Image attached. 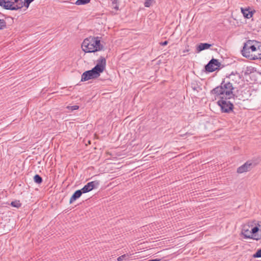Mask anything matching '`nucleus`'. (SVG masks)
Here are the masks:
<instances>
[{
    "label": "nucleus",
    "mask_w": 261,
    "mask_h": 261,
    "mask_svg": "<svg viewBox=\"0 0 261 261\" xmlns=\"http://www.w3.org/2000/svg\"><path fill=\"white\" fill-rule=\"evenodd\" d=\"M233 89V87L230 81H224L220 86L211 91V94L214 95L215 99H231L234 96Z\"/></svg>",
    "instance_id": "obj_1"
},
{
    "label": "nucleus",
    "mask_w": 261,
    "mask_h": 261,
    "mask_svg": "<svg viewBox=\"0 0 261 261\" xmlns=\"http://www.w3.org/2000/svg\"><path fill=\"white\" fill-rule=\"evenodd\" d=\"M260 49L261 46L258 45V42L248 40L244 43L241 52L244 57L250 60H255L257 59V56L260 52Z\"/></svg>",
    "instance_id": "obj_2"
},
{
    "label": "nucleus",
    "mask_w": 261,
    "mask_h": 261,
    "mask_svg": "<svg viewBox=\"0 0 261 261\" xmlns=\"http://www.w3.org/2000/svg\"><path fill=\"white\" fill-rule=\"evenodd\" d=\"M96 65L90 70L84 72L82 75L81 81H87L90 79L98 77L106 68V60L103 57H100L97 60Z\"/></svg>",
    "instance_id": "obj_3"
},
{
    "label": "nucleus",
    "mask_w": 261,
    "mask_h": 261,
    "mask_svg": "<svg viewBox=\"0 0 261 261\" xmlns=\"http://www.w3.org/2000/svg\"><path fill=\"white\" fill-rule=\"evenodd\" d=\"M82 48L85 53H94L102 50L103 46L100 43L99 37L90 36L84 39L82 44Z\"/></svg>",
    "instance_id": "obj_4"
},
{
    "label": "nucleus",
    "mask_w": 261,
    "mask_h": 261,
    "mask_svg": "<svg viewBox=\"0 0 261 261\" xmlns=\"http://www.w3.org/2000/svg\"><path fill=\"white\" fill-rule=\"evenodd\" d=\"M0 6L6 9L16 10L23 7V2L21 0H0Z\"/></svg>",
    "instance_id": "obj_5"
},
{
    "label": "nucleus",
    "mask_w": 261,
    "mask_h": 261,
    "mask_svg": "<svg viewBox=\"0 0 261 261\" xmlns=\"http://www.w3.org/2000/svg\"><path fill=\"white\" fill-rule=\"evenodd\" d=\"M230 99H219L217 103L221 107L223 112L229 113L233 109V104L230 100Z\"/></svg>",
    "instance_id": "obj_6"
},
{
    "label": "nucleus",
    "mask_w": 261,
    "mask_h": 261,
    "mask_svg": "<svg viewBox=\"0 0 261 261\" xmlns=\"http://www.w3.org/2000/svg\"><path fill=\"white\" fill-rule=\"evenodd\" d=\"M241 233L245 238L255 240L256 234L252 232V228H251L250 226L248 225H244L243 226Z\"/></svg>",
    "instance_id": "obj_7"
},
{
    "label": "nucleus",
    "mask_w": 261,
    "mask_h": 261,
    "mask_svg": "<svg viewBox=\"0 0 261 261\" xmlns=\"http://www.w3.org/2000/svg\"><path fill=\"white\" fill-rule=\"evenodd\" d=\"M221 66V63L218 60L213 59L205 66V69L207 71L213 72L218 69Z\"/></svg>",
    "instance_id": "obj_8"
},
{
    "label": "nucleus",
    "mask_w": 261,
    "mask_h": 261,
    "mask_svg": "<svg viewBox=\"0 0 261 261\" xmlns=\"http://www.w3.org/2000/svg\"><path fill=\"white\" fill-rule=\"evenodd\" d=\"M255 164L251 161H247L244 164L239 167L237 169V172L238 173H243L251 170L253 167H254Z\"/></svg>",
    "instance_id": "obj_9"
},
{
    "label": "nucleus",
    "mask_w": 261,
    "mask_h": 261,
    "mask_svg": "<svg viewBox=\"0 0 261 261\" xmlns=\"http://www.w3.org/2000/svg\"><path fill=\"white\" fill-rule=\"evenodd\" d=\"M98 185L99 182L97 181H91L86 185L81 190L84 193H86L96 188Z\"/></svg>",
    "instance_id": "obj_10"
},
{
    "label": "nucleus",
    "mask_w": 261,
    "mask_h": 261,
    "mask_svg": "<svg viewBox=\"0 0 261 261\" xmlns=\"http://www.w3.org/2000/svg\"><path fill=\"white\" fill-rule=\"evenodd\" d=\"M252 232L255 233V240H259L261 239V224H258L252 228Z\"/></svg>",
    "instance_id": "obj_11"
},
{
    "label": "nucleus",
    "mask_w": 261,
    "mask_h": 261,
    "mask_svg": "<svg viewBox=\"0 0 261 261\" xmlns=\"http://www.w3.org/2000/svg\"><path fill=\"white\" fill-rule=\"evenodd\" d=\"M82 193H84L82 191V190H79L76 191L74 194L72 195V196L71 197L69 202L70 203H72L73 201H74L75 200H76L77 198L80 197V196L82 195Z\"/></svg>",
    "instance_id": "obj_12"
},
{
    "label": "nucleus",
    "mask_w": 261,
    "mask_h": 261,
    "mask_svg": "<svg viewBox=\"0 0 261 261\" xmlns=\"http://www.w3.org/2000/svg\"><path fill=\"white\" fill-rule=\"evenodd\" d=\"M211 46L212 44L207 43H200L197 47V50L198 51H201L203 50L209 48Z\"/></svg>",
    "instance_id": "obj_13"
},
{
    "label": "nucleus",
    "mask_w": 261,
    "mask_h": 261,
    "mask_svg": "<svg viewBox=\"0 0 261 261\" xmlns=\"http://www.w3.org/2000/svg\"><path fill=\"white\" fill-rule=\"evenodd\" d=\"M241 12H242L244 16L247 18H250L253 15L252 11H250L248 9H244L241 8Z\"/></svg>",
    "instance_id": "obj_14"
},
{
    "label": "nucleus",
    "mask_w": 261,
    "mask_h": 261,
    "mask_svg": "<svg viewBox=\"0 0 261 261\" xmlns=\"http://www.w3.org/2000/svg\"><path fill=\"white\" fill-rule=\"evenodd\" d=\"M90 0H77L75 2V4L77 5H85L89 3Z\"/></svg>",
    "instance_id": "obj_15"
},
{
    "label": "nucleus",
    "mask_w": 261,
    "mask_h": 261,
    "mask_svg": "<svg viewBox=\"0 0 261 261\" xmlns=\"http://www.w3.org/2000/svg\"><path fill=\"white\" fill-rule=\"evenodd\" d=\"M34 180L35 182L40 184L42 181V178L39 175H35L34 177Z\"/></svg>",
    "instance_id": "obj_16"
},
{
    "label": "nucleus",
    "mask_w": 261,
    "mask_h": 261,
    "mask_svg": "<svg viewBox=\"0 0 261 261\" xmlns=\"http://www.w3.org/2000/svg\"><path fill=\"white\" fill-rule=\"evenodd\" d=\"M112 7L113 9L116 10H118L119 9V7L118 5L117 0H112Z\"/></svg>",
    "instance_id": "obj_17"
},
{
    "label": "nucleus",
    "mask_w": 261,
    "mask_h": 261,
    "mask_svg": "<svg viewBox=\"0 0 261 261\" xmlns=\"http://www.w3.org/2000/svg\"><path fill=\"white\" fill-rule=\"evenodd\" d=\"M11 205L15 207H19L21 206V203L19 201H12Z\"/></svg>",
    "instance_id": "obj_18"
},
{
    "label": "nucleus",
    "mask_w": 261,
    "mask_h": 261,
    "mask_svg": "<svg viewBox=\"0 0 261 261\" xmlns=\"http://www.w3.org/2000/svg\"><path fill=\"white\" fill-rule=\"evenodd\" d=\"M153 0H146L144 3V6L146 7H149L153 3Z\"/></svg>",
    "instance_id": "obj_19"
},
{
    "label": "nucleus",
    "mask_w": 261,
    "mask_h": 261,
    "mask_svg": "<svg viewBox=\"0 0 261 261\" xmlns=\"http://www.w3.org/2000/svg\"><path fill=\"white\" fill-rule=\"evenodd\" d=\"M6 26V23L4 19H0V30L3 29Z\"/></svg>",
    "instance_id": "obj_20"
},
{
    "label": "nucleus",
    "mask_w": 261,
    "mask_h": 261,
    "mask_svg": "<svg viewBox=\"0 0 261 261\" xmlns=\"http://www.w3.org/2000/svg\"><path fill=\"white\" fill-rule=\"evenodd\" d=\"M254 258L261 257V249L257 251V252L253 255Z\"/></svg>",
    "instance_id": "obj_21"
},
{
    "label": "nucleus",
    "mask_w": 261,
    "mask_h": 261,
    "mask_svg": "<svg viewBox=\"0 0 261 261\" xmlns=\"http://www.w3.org/2000/svg\"><path fill=\"white\" fill-rule=\"evenodd\" d=\"M233 76L239 77V75L238 74H234L233 73H232L227 76V78L230 80L233 81Z\"/></svg>",
    "instance_id": "obj_22"
},
{
    "label": "nucleus",
    "mask_w": 261,
    "mask_h": 261,
    "mask_svg": "<svg viewBox=\"0 0 261 261\" xmlns=\"http://www.w3.org/2000/svg\"><path fill=\"white\" fill-rule=\"evenodd\" d=\"M67 108V109H68L69 110H77L79 109V107L78 106L75 105V106H68Z\"/></svg>",
    "instance_id": "obj_23"
},
{
    "label": "nucleus",
    "mask_w": 261,
    "mask_h": 261,
    "mask_svg": "<svg viewBox=\"0 0 261 261\" xmlns=\"http://www.w3.org/2000/svg\"><path fill=\"white\" fill-rule=\"evenodd\" d=\"M127 256V255L126 254H123L117 258L118 261H122Z\"/></svg>",
    "instance_id": "obj_24"
},
{
    "label": "nucleus",
    "mask_w": 261,
    "mask_h": 261,
    "mask_svg": "<svg viewBox=\"0 0 261 261\" xmlns=\"http://www.w3.org/2000/svg\"><path fill=\"white\" fill-rule=\"evenodd\" d=\"M34 0H24V3H23V5H25L26 4V7H28L29 6V4L33 2Z\"/></svg>",
    "instance_id": "obj_25"
},
{
    "label": "nucleus",
    "mask_w": 261,
    "mask_h": 261,
    "mask_svg": "<svg viewBox=\"0 0 261 261\" xmlns=\"http://www.w3.org/2000/svg\"><path fill=\"white\" fill-rule=\"evenodd\" d=\"M167 44H168V41H165L164 42L160 43V44L162 45H163V46L166 45H167Z\"/></svg>",
    "instance_id": "obj_26"
}]
</instances>
